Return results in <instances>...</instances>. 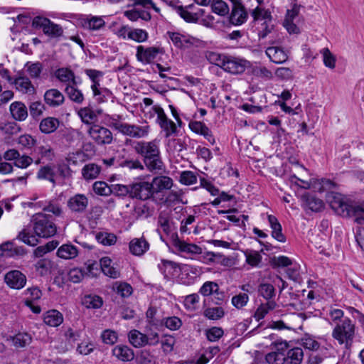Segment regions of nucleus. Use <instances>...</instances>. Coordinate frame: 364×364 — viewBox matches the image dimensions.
<instances>
[{
    "mask_svg": "<svg viewBox=\"0 0 364 364\" xmlns=\"http://www.w3.org/2000/svg\"><path fill=\"white\" fill-rule=\"evenodd\" d=\"M88 134L92 139L99 145L110 144L113 139L111 131L98 124L91 126Z\"/></svg>",
    "mask_w": 364,
    "mask_h": 364,
    "instance_id": "obj_13",
    "label": "nucleus"
},
{
    "mask_svg": "<svg viewBox=\"0 0 364 364\" xmlns=\"http://www.w3.org/2000/svg\"><path fill=\"white\" fill-rule=\"evenodd\" d=\"M112 355L118 360L123 362L131 361L134 358L133 350L125 345L116 346L112 349Z\"/></svg>",
    "mask_w": 364,
    "mask_h": 364,
    "instance_id": "obj_31",
    "label": "nucleus"
},
{
    "mask_svg": "<svg viewBox=\"0 0 364 364\" xmlns=\"http://www.w3.org/2000/svg\"><path fill=\"white\" fill-rule=\"evenodd\" d=\"M248 18V14L242 4L232 6L230 15V22L234 26H240L245 23Z\"/></svg>",
    "mask_w": 364,
    "mask_h": 364,
    "instance_id": "obj_21",
    "label": "nucleus"
},
{
    "mask_svg": "<svg viewBox=\"0 0 364 364\" xmlns=\"http://www.w3.org/2000/svg\"><path fill=\"white\" fill-rule=\"evenodd\" d=\"M156 109V118L155 122L160 127L164 137L169 138L172 136H176L178 133V127H179L177 122H173L169 119L164 109Z\"/></svg>",
    "mask_w": 364,
    "mask_h": 364,
    "instance_id": "obj_9",
    "label": "nucleus"
},
{
    "mask_svg": "<svg viewBox=\"0 0 364 364\" xmlns=\"http://www.w3.org/2000/svg\"><path fill=\"white\" fill-rule=\"evenodd\" d=\"M113 290L122 297H128L132 293V286L126 282H115Z\"/></svg>",
    "mask_w": 364,
    "mask_h": 364,
    "instance_id": "obj_55",
    "label": "nucleus"
},
{
    "mask_svg": "<svg viewBox=\"0 0 364 364\" xmlns=\"http://www.w3.org/2000/svg\"><path fill=\"white\" fill-rule=\"evenodd\" d=\"M180 271V280L186 285L193 284L196 279L203 273L201 267L190 264H181Z\"/></svg>",
    "mask_w": 364,
    "mask_h": 364,
    "instance_id": "obj_17",
    "label": "nucleus"
},
{
    "mask_svg": "<svg viewBox=\"0 0 364 364\" xmlns=\"http://www.w3.org/2000/svg\"><path fill=\"white\" fill-rule=\"evenodd\" d=\"M323 56V63L324 65L329 69H334L336 67V58L328 48H324L321 50Z\"/></svg>",
    "mask_w": 364,
    "mask_h": 364,
    "instance_id": "obj_56",
    "label": "nucleus"
},
{
    "mask_svg": "<svg viewBox=\"0 0 364 364\" xmlns=\"http://www.w3.org/2000/svg\"><path fill=\"white\" fill-rule=\"evenodd\" d=\"M181 264L169 260H162L161 264H159V267L166 275L167 274H173L176 269L180 270Z\"/></svg>",
    "mask_w": 364,
    "mask_h": 364,
    "instance_id": "obj_60",
    "label": "nucleus"
},
{
    "mask_svg": "<svg viewBox=\"0 0 364 364\" xmlns=\"http://www.w3.org/2000/svg\"><path fill=\"white\" fill-rule=\"evenodd\" d=\"M76 85H68L65 92L71 101L77 104H82L84 101V95L82 91L76 87Z\"/></svg>",
    "mask_w": 364,
    "mask_h": 364,
    "instance_id": "obj_41",
    "label": "nucleus"
},
{
    "mask_svg": "<svg viewBox=\"0 0 364 364\" xmlns=\"http://www.w3.org/2000/svg\"><path fill=\"white\" fill-rule=\"evenodd\" d=\"M43 321L46 324L50 326L57 327L63 323V316L60 311L53 309L45 314Z\"/></svg>",
    "mask_w": 364,
    "mask_h": 364,
    "instance_id": "obj_34",
    "label": "nucleus"
},
{
    "mask_svg": "<svg viewBox=\"0 0 364 364\" xmlns=\"http://www.w3.org/2000/svg\"><path fill=\"white\" fill-rule=\"evenodd\" d=\"M265 360L268 364H284L285 355L282 352H271L266 355Z\"/></svg>",
    "mask_w": 364,
    "mask_h": 364,
    "instance_id": "obj_64",
    "label": "nucleus"
},
{
    "mask_svg": "<svg viewBox=\"0 0 364 364\" xmlns=\"http://www.w3.org/2000/svg\"><path fill=\"white\" fill-rule=\"evenodd\" d=\"M97 241L105 245L111 246L116 243L117 236L114 233L107 232H99L95 234Z\"/></svg>",
    "mask_w": 364,
    "mask_h": 364,
    "instance_id": "obj_46",
    "label": "nucleus"
},
{
    "mask_svg": "<svg viewBox=\"0 0 364 364\" xmlns=\"http://www.w3.org/2000/svg\"><path fill=\"white\" fill-rule=\"evenodd\" d=\"M44 100L50 107H56L64 102L65 97L58 90L53 88L45 92Z\"/></svg>",
    "mask_w": 364,
    "mask_h": 364,
    "instance_id": "obj_28",
    "label": "nucleus"
},
{
    "mask_svg": "<svg viewBox=\"0 0 364 364\" xmlns=\"http://www.w3.org/2000/svg\"><path fill=\"white\" fill-rule=\"evenodd\" d=\"M134 149L143 157L144 163L149 171L159 172L164 170V164L160 154L159 143L157 140L136 141Z\"/></svg>",
    "mask_w": 364,
    "mask_h": 364,
    "instance_id": "obj_3",
    "label": "nucleus"
},
{
    "mask_svg": "<svg viewBox=\"0 0 364 364\" xmlns=\"http://www.w3.org/2000/svg\"><path fill=\"white\" fill-rule=\"evenodd\" d=\"M205 335L208 341L216 342L223 336L224 331L220 327L213 326L206 329Z\"/></svg>",
    "mask_w": 364,
    "mask_h": 364,
    "instance_id": "obj_52",
    "label": "nucleus"
},
{
    "mask_svg": "<svg viewBox=\"0 0 364 364\" xmlns=\"http://www.w3.org/2000/svg\"><path fill=\"white\" fill-rule=\"evenodd\" d=\"M192 7H193V5H189L188 6L186 7H183V6H178L176 7V11L178 15L186 22L195 23L198 20L199 16L197 13H193L188 10Z\"/></svg>",
    "mask_w": 364,
    "mask_h": 364,
    "instance_id": "obj_43",
    "label": "nucleus"
},
{
    "mask_svg": "<svg viewBox=\"0 0 364 364\" xmlns=\"http://www.w3.org/2000/svg\"><path fill=\"white\" fill-rule=\"evenodd\" d=\"M128 341L134 348H142L146 346H156L159 343V333L156 331L141 333L139 330L132 329L127 335Z\"/></svg>",
    "mask_w": 364,
    "mask_h": 364,
    "instance_id": "obj_8",
    "label": "nucleus"
},
{
    "mask_svg": "<svg viewBox=\"0 0 364 364\" xmlns=\"http://www.w3.org/2000/svg\"><path fill=\"white\" fill-rule=\"evenodd\" d=\"M110 126L124 135L137 139L145 138L150 132V126L149 125L139 126L123 123L114 117L110 119Z\"/></svg>",
    "mask_w": 364,
    "mask_h": 364,
    "instance_id": "obj_7",
    "label": "nucleus"
},
{
    "mask_svg": "<svg viewBox=\"0 0 364 364\" xmlns=\"http://www.w3.org/2000/svg\"><path fill=\"white\" fill-rule=\"evenodd\" d=\"M312 178H313L306 179L304 178L298 177L296 175H291L289 178V182L291 186H295L304 189H310Z\"/></svg>",
    "mask_w": 364,
    "mask_h": 364,
    "instance_id": "obj_54",
    "label": "nucleus"
},
{
    "mask_svg": "<svg viewBox=\"0 0 364 364\" xmlns=\"http://www.w3.org/2000/svg\"><path fill=\"white\" fill-rule=\"evenodd\" d=\"M59 124L60 122L57 118L49 117L41 120L39 128L41 132L50 134L58 128Z\"/></svg>",
    "mask_w": 364,
    "mask_h": 364,
    "instance_id": "obj_39",
    "label": "nucleus"
},
{
    "mask_svg": "<svg viewBox=\"0 0 364 364\" xmlns=\"http://www.w3.org/2000/svg\"><path fill=\"white\" fill-rule=\"evenodd\" d=\"M92 190L97 196L107 197L112 195L111 185L109 186L106 182L102 181H95L92 184Z\"/></svg>",
    "mask_w": 364,
    "mask_h": 364,
    "instance_id": "obj_47",
    "label": "nucleus"
},
{
    "mask_svg": "<svg viewBox=\"0 0 364 364\" xmlns=\"http://www.w3.org/2000/svg\"><path fill=\"white\" fill-rule=\"evenodd\" d=\"M259 294L267 301L275 296V289L274 286L269 283H262L258 287Z\"/></svg>",
    "mask_w": 364,
    "mask_h": 364,
    "instance_id": "obj_50",
    "label": "nucleus"
},
{
    "mask_svg": "<svg viewBox=\"0 0 364 364\" xmlns=\"http://www.w3.org/2000/svg\"><path fill=\"white\" fill-rule=\"evenodd\" d=\"M77 114L82 122L87 124H91L97 120V115L89 107L80 108Z\"/></svg>",
    "mask_w": 364,
    "mask_h": 364,
    "instance_id": "obj_45",
    "label": "nucleus"
},
{
    "mask_svg": "<svg viewBox=\"0 0 364 364\" xmlns=\"http://www.w3.org/2000/svg\"><path fill=\"white\" fill-rule=\"evenodd\" d=\"M87 159L86 154L82 151H76L68 154L65 158L66 162L68 165L77 166L85 161Z\"/></svg>",
    "mask_w": 364,
    "mask_h": 364,
    "instance_id": "obj_51",
    "label": "nucleus"
},
{
    "mask_svg": "<svg viewBox=\"0 0 364 364\" xmlns=\"http://www.w3.org/2000/svg\"><path fill=\"white\" fill-rule=\"evenodd\" d=\"M334 183L326 178H312L311 188L315 192H323L331 190L334 187Z\"/></svg>",
    "mask_w": 364,
    "mask_h": 364,
    "instance_id": "obj_37",
    "label": "nucleus"
},
{
    "mask_svg": "<svg viewBox=\"0 0 364 364\" xmlns=\"http://www.w3.org/2000/svg\"><path fill=\"white\" fill-rule=\"evenodd\" d=\"M130 252L136 256L143 255L149 248V242L144 238H134L129 242Z\"/></svg>",
    "mask_w": 364,
    "mask_h": 364,
    "instance_id": "obj_30",
    "label": "nucleus"
},
{
    "mask_svg": "<svg viewBox=\"0 0 364 364\" xmlns=\"http://www.w3.org/2000/svg\"><path fill=\"white\" fill-rule=\"evenodd\" d=\"M32 26L34 28L41 29L46 36L52 39L59 40L63 38L65 36L60 25L55 23L46 17L35 16L32 21Z\"/></svg>",
    "mask_w": 364,
    "mask_h": 364,
    "instance_id": "obj_6",
    "label": "nucleus"
},
{
    "mask_svg": "<svg viewBox=\"0 0 364 364\" xmlns=\"http://www.w3.org/2000/svg\"><path fill=\"white\" fill-rule=\"evenodd\" d=\"M253 22L259 24L258 36L259 38H266L274 30L273 17L269 9L257 5L250 12Z\"/></svg>",
    "mask_w": 364,
    "mask_h": 364,
    "instance_id": "obj_5",
    "label": "nucleus"
},
{
    "mask_svg": "<svg viewBox=\"0 0 364 364\" xmlns=\"http://www.w3.org/2000/svg\"><path fill=\"white\" fill-rule=\"evenodd\" d=\"M226 57L227 55H221L213 51H207L205 53L206 59L211 64L215 65L221 68H223Z\"/></svg>",
    "mask_w": 364,
    "mask_h": 364,
    "instance_id": "obj_57",
    "label": "nucleus"
},
{
    "mask_svg": "<svg viewBox=\"0 0 364 364\" xmlns=\"http://www.w3.org/2000/svg\"><path fill=\"white\" fill-rule=\"evenodd\" d=\"M18 145L26 150H31L33 148H36L37 144V140L30 134H22L18 139Z\"/></svg>",
    "mask_w": 364,
    "mask_h": 364,
    "instance_id": "obj_49",
    "label": "nucleus"
},
{
    "mask_svg": "<svg viewBox=\"0 0 364 364\" xmlns=\"http://www.w3.org/2000/svg\"><path fill=\"white\" fill-rule=\"evenodd\" d=\"M12 85L18 92L22 94L32 95L35 92L34 86L23 73H18L16 75Z\"/></svg>",
    "mask_w": 364,
    "mask_h": 364,
    "instance_id": "obj_19",
    "label": "nucleus"
},
{
    "mask_svg": "<svg viewBox=\"0 0 364 364\" xmlns=\"http://www.w3.org/2000/svg\"><path fill=\"white\" fill-rule=\"evenodd\" d=\"M55 77L61 82L66 85L77 84L74 73L69 68H61L55 72Z\"/></svg>",
    "mask_w": 364,
    "mask_h": 364,
    "instance_id": "obj_33",
    "label": "nucleus"
},
{
    "mask_svg": "<svg viewBox=\"0 0 364 364\" xmlns=\"http://www.w3.org/2000/svg\"><path fill=\"white\" fill-rule=\"evenodd\" d=\"M57 255L64 259H72L78 255V250L75 245L65 244L58 249Z\"/></svg>",
    "mask_w": 364,
    "mask_h": 364,
    "instance_id": "obj_36",
    "label": "nucleus"
},
{
    "mask_svg": "<svg viewBox=\"0 0 364 364\" xmlns=\"http://www.w3.org/2000/svg\"><path fill=\"white\" fill-rule=\"evenodd\" d=\"M249 62L246 60L227 55L223 66V70L232 75L243 73L248 67Z\"/></svg>",
    "mask_w": 364,
    "mask_h": 364,
    "instance_id": "obj_14",
    "label": "nucleus"
},
{
    "mask_svg": "<svg viewBox=\"0 0 364 364\" xmlns=\"http://www.w3.org/2000/svg\"><path fill=\"white\" fill-rule=\"evenodd\" d=\"M172 245L179 252L191 255H200L202 254V248L193 243H188L184 240H180L177 235L173 237Z\"/></svg>",
    "mask_w": 364,
    "mask_h": 364,
    "instance_id": "obj_23",
    "label": "nucleus"
},
{
    "mask_svg": "<svg viewBox=\"0 0 364 364\" xmlns=\"http://www.w3.org/2000/svg\"><path fill=\"white\" fill-rule=\"evenodd\" d=\"M169 38L175 46L180 48H188L197 42V39L186 34L169 33Z\"/></svg>",
    "mask_w": 364,
    "mask_h": 364,
    "instance_id": "obj_24",
    "label": "nucleus"
},
{
    "mask_svg": "<svg viewBox=\"0 0 364 364\" xmlns=\"http://www.w3.org/2000/svg\"><path fill=\"white\" fill-rule=\"evenodd\" d=\"M277 306V303L274 301H269L266 303L261 304L256 309L254 317L256 321H259L263 319L266 315L272 310L274 309Z\"/></svg>",
    "mask_w": 364,
    "mask_h": 364,
    "instance_id": "obj_40",
    "label": "nucleus"
},
{
    "mask_svg": "<svg viewBox=\"0 0 364 364\" xmlns=\"http://www.w3.org/2000/svg\"><path fill=\"white\" fill-rule=\"evenodd\" d=\"M32 337L27 333H19L12 337V342L16 348H23L29 345Z\"/></svg>",
    "mask_w": 364,
    "mask_h": 364,
    "instance_id": "obj_48",
    "label": "nucleus"
},
{
    "mask_svg": "<svg viewBox=\"0 0 364 364\" xmlns=\"http://www.w3.org/2000/svg\"><path fill=\"white\" fill-rule=\"evenodd\" d=\"M4 281L10 288L21 289L26 284V277L18 270H11L5 274Z\"/></svg>",
    "mask_w": 364,
    "mask_h": 364,
    "instance_id": "obj_18",
    "label": "nucleus"
},
{
    "mask_svg": "<svg viewBox=\"0 0 364 364\" xmlns=\"http://www.w3.org/2000/svg\"><path fill=\"white\" fill-rule=\"evenodd\" d=\"M268 222L272 229V237L280 242H285L286 236L282 233V228L277 218L272 215H268Z\"/></svg>",
    "mask_w": 364,
    "mask_h": 364,
    "instance_id": "obj_32",
    "label": "nucleus"
},
{
    "mask_svg": "<svg viewBox=\"0 0 364 364\" xmlns=\"http://www.w3.org/2000/svg\"><path fill=\"white\" fill-rule=\"evenodd\" d=\"M9 110L12 117L17 121L23 122L28 117V109L24 103L16 101L10 105Z\"/></svg>",
    "mask_w": 364,
    "mask_h": 364,
    "instance_id": "obj_29",
    "label": "nucleus"
},
{
    "mask_svg": "<svg viewBox=\"0 0 364 364\" xmlns=\"http://www.w3.org/2000/svg\"><path fill=\"white\" fill-rule=\"evenodd\" d=\"M102 303V298L97 295L85 296L82 301V304L88 309H99Z\"/></svg>",
    "mask_w": 364,
    "mask_h": 364,
    "instance_id": "obj_58",
    "label": "nucleus"
},
{
    "mask_svg": "<svg viewBox=\"0 0 364 364\" xmlns=\"http://www.w3.org/2000/svg\"><path fill=\"white\" fill-rule=\"evenodd\" d=\"M31 223L33 225V234L29 228H24L18 234L20 240L31 246L38 243V237H50L57 232V228L50 215L38 213L33 215Z\"/></svg>",
    "mask_w": 364,
    "mask_h": 364,
    "instance_id": "obj_1",
    "label": "nucleus"
},
{
    "mask_svg": "<svg viewBox=\"0 0 364 364\" xmlns=\"http://www.w3.org/2000/svg\"><path fill=\"white\" fill-rule=\"evenodd\" d=\"M154 200L156 199L158 196L162 197L159 200L162 202H166L168 198H165L166 193L168 191L171 190L173 186V181L171 178L166 176H159L154 177L151 182Z\"/></svg>",
    "mask_w": 364,
    "mask_h": 364,
    "instance_id": "obj_10",
    "label": "nucleus"
},
{
    "mask_svg": "<svg viewBox=\"0 0 364 364\" xmlns=\"http://www.w3.org/2000/svg\"><path fill=\"white\" fill-rule=\"evenodd\" d=\"M149 38V33L146 30L141 28H131L129 34V39L137 43L146 42Z\"/></svg>",
    "mask_w": 364,
    "mask_h": 364,
    "instance_id": "obj_53",
    "label": "nucleus"
},
{
    "mask_svg": "<svg viewBox=\"0 0 364 364\" xmlns=\"http://www.w3.org/2000/svg\"><path fill=\"white\" fill-rule=\"evenodd\" d=\"M55 166L51 165H46L40 168L37 172V178L39 179L48 180L55 186Z\"/></svg>",
    "mask_w": 364,
    "mask_h": 364,
    "instance_id": "obj_38",
    "label": "nucleus"
},
{
    "mask_svg": "<svg viewBox=\"0 0 364 364\" xmlns=\"http://www.w3.org/2000/svg\"><path fill=\"white\" fill-rule=\"evenodd\" d=\"M188 127L195 134L203 136L211 144H215V140L213 132L205 123L200 121L191 120L188 123Z\"/></svg>",
    "mask_w": 364,
    "mask_h": 364,
    "instance_id": "obj_20",
    "label": "nucleus"
},
{
    "mask_svg": "<svg viewBox=\"0 0 364 364\" xmlns=\"http://www.w3.org/2000/svg\"><path fill=\"white\" fill-rule=\"evenodd\" d=\"M101 172V166L94 163H90L83 166L81 173L86 181L94 180L98 177Z\"/></svg>",
    "mask_w": 364,
    "mask_h": 364,
    "instance_id": "obj_35",
    "label": "nucleus"
},
{
    "mask_svg": "<svg viewBox=\"0 0 364 364\" xmlns=\"http://www.w3.org/2000/svg\"><path fill=\"white\" fill-rule=\"evenodd\" d=\"M327 201L334 212L343 217H351L358 224L364 223V202L348 203L343 196L338 193H331Z\"/></svg>",
    "mask_w": 364,
    "mask_h": 364,
    "instance_id": "obj_2",
    "label": "nucleus"
},
{
    "mask_svg": "<svg viewBox=\"0 0 364 364\" xmlns=\"http://www.w3.org/2000/svg\"><path fill=\"white\" fill-rule=\"evenodd\" d=\"M100 266L103 273L112 278H117L119 276V272L112 266V259L108 257H102L100 261Z\"/></svg>",
    "mask_w": 364,
    "mask_h": 364,
    "instance_id": "obj_42",
    "label": "nucleus"
},
{
    "mask_svg": "<svg viewBox=\"0 0 364 364\" xmlns=\"http://www.w3.org/2000/svg\"><path fill=\"white\" fill-rule=\"evenodd\" d=\"M331 336L339 345L350 350L355 336V325L348 317H345L339 323H336L332 330Z\"/></svg>",
    "mask_w": 364,
    "mask_h": 364,
    "instance_id": "obj_4",
    "label": "nucleus"
},
{
    "mask_svg": "<svg viewBox=\"0 0 364 364\" xmlns=\"http://www.w3.org/2000/svg\"><path fill=\"white\" fill-rule=\"evenodd\" d=\"M136 49V58L143 65L152 63L159 54L163 53L162 48L155 46H138Z\"/></svg>",
    "mask_w": 364,
    "mask_h": 364,
    "instance_id": "obj_12",
    "label": "nucleus"
},
{
    "mask_svg": "<svg viewBox=\"0 0 364 364\" xmlns=\"http://www.w3.org/2000/svg\"><path fill=\"white\" fill-rule=\"evenodd\" d=\"M265 53L269 60L276 64L284 63L288 60V54L282 47H268L265 50Z\"/></svg>",
    "mask_w": 364,
    "mask_h": 364,
    "instance_id": "obj_25",
    "label": "nucleus"
},
{
    "mask_svg": "<svg viewBox=\"0 0 364 364\" xmlns=\"http://www.w3.org/2000/svg\"><path fill=\"white\" fill-rule=\"evenodd\" d=\"M303 350L300 348H294L288 350L285 355L284 364H300L303 359Z\"/></svg>",
    "mask_w": 364,
    "mask_h": 364,
    "instance_id": "obj_44",
    "label": "nucleus"
},
{
    "mask_svg": "<svg viewBox=\"0 0 364 364\" xmlns=\"http://www.w3.org/2000/svg\"><path fill=\"white\" fill-rule=\"evenodd\" d=\"M89 205L88 198L82 193H77L71 196L68 202L67 206L69 210L75 214L85 213Z\"/></svg>",
    "mask_w": 364,
    "mask_h": 364,
    "instance_id": "obj_16",
    "label": "nucleus"
},
{
    "mask_svg": "<svg viewBox=\"0 0 364 364\" xmlns=\"http://www.w3.org/2000/svg\"><path fill=\"white\" fill-rule=\"evenodd\" d=\"M105 16H93L92 14L83 16L79 19L80 26L90 32L100 31L106 26Z\"/></svg>",
    "mask_w": 364,
    "mask_h": 364,
    "instance_id": "obj_15",
    "label": "nucleus"
},
{
    "mask_svg": "<svg viewBox=\"0 0 364 364\" xmlns=\"http://www.w3.org/2000/svg\"><path fill=\"white\" fill-rule=\"evenodd\" d=\"M326 316L330 323H338V321L344 317V312L335 306H330L326 311Z\"/></svg>",
    "mask_w": 364,
    "mask_h": 364,
    "instance_id": "obj_62",
    "label": "nucleus"
},
{
    "mask_svg": "<svg viewBox=\"0 0 364 364\" xmlns=\"http://www.w3.org/2000/svg\"><path fill=\"white\" fill-rule=\"evenodd\" d=\"M246 262L252 267H257L262 262V255L255 250H247L245 252Z\"/></svg>",
    "mask_w": 364,
    "mask_h": 364,
    "instance_id": "obj_59",
    "label": "nucleus"
},
{
    "mask_svg": "<svg viewBox=\"0 0 364 364\" xmlns=\"http://www.w3.org/2000/svg\"><path fill=\"white\" fill-rule=\"evenodd\" d=\"M151 183L144 179H137L130 184V198L141 200L154 199Z\"/></svg>",
    "mask_w": 364,
    "mask_h": 364,
    "instance_id": "obj_11",
    "label": "nucleus"
},
{
    "mask_svg": "<svg viewBox=\"0 0 364 364\" xmlns=\"http://www.w3.org/2000/svg\"><path fill=\"white\" fill-rule=\"evenodd\" d=\"M35 205L46 212L52 213L55 216H60L63 213L61 205L58 199L39 200L35 203Z\"/></svg>",
    "mask_w": 364,
    "mask_h": 364,
    "instance_id": "obj_27",
    "label": "nucleus"
},
{
    "mask_svg": "<svg viewBox=\"0 0 364 364\" xmlns=\"http://www.w3.org/2000/svg\"><path fill=\"white\" fill-rule=\"evenodd\" d=\"M34 153L38 156L34 163L38 165L44 161H51L55 157L53 148L47 144H38L34 149Z\"/></svg>",
    "mask_w": 364,
    "mask_h": 364,
    "instance_id": "obj_22",
    "label": "nucleus"
},
{
    "mask_svg": "<svg viewBox=\"0 0 364 364\" xmlns=\"http://www.w3.org/2000/svg\"><path fill=\"white\" fill-rule=\"evenodd\" d=\"M166 149L168 152H180L184 149V145L181 139L167 138Z\"/></svg>",
    "mask_w": 364,
    "mask_h": 364,
    "instance_id": "obj_63",
    "label": "nucleus"
},
{
    "mask_svg": "<svg viewBox=\"0 0 364 364\" xmlns=\"http://www.w3.org/2000/svg\"><path fill=\"white\" fill-rule=\"evenodd\" d=\"M301 199L302 205L305 209H309L313 212H319L324 208V203L322 200L309 193L304 194Z\"/></svg>",
    "mask_w": 364,
    "mask_h": 364,
    "instance_id": "obj_26",
    "label": "nucleus"
},
{
    "mask_svg": "<svg viewBox=\"0 0 364 364\" xmlns=\"http://www.w3.org/2000/svg\"><path fill=\"white\" fill-rule=\"evenodd\" d=\"M199 296L197 294H192L186 296L183 301V305L188 311H195L199 304Z\"/></svg>",
    "mask_w": 364,
    "mask_h": 364,
    "instance_id": "obj_61",
    "label": "nucleus"
}]
</instances>
